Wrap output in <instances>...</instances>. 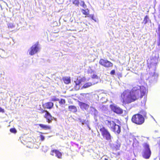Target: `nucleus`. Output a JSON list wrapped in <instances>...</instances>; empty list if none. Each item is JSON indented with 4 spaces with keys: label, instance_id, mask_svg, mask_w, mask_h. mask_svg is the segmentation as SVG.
Instances as JSON below:
<instances>
[{
    "label": "nucleus",
    "instance_id": "obj_5",
    "mask_svg": "<svg viewBox=\"0 0 160 160\" xmlns=\"http://www.w3.org/2000/svg\"><path fill=\"white\" fill-rule=\"evenodd\" d=\"M100 131L104 138L107 140H109L111 139V136L110 132L108 129L104 127H102L100 129Z\"/></svg>",
    "mask_w": 160,
    "mask_h": 160
},
{
    "label": "nucleus",
    "instance_id": "obj_26",
    "mask_svg": "<svg viewBox=\"0 0 160 160\" xmlns=\"http://www.w3.org/2000/svg\"><path fill=\"white\" fill-rule=\"evenodd\" d=\"M60 104H64L66 103V101L64 99H61L59 102Z\"/></svg>",
    "mask_w": 160,
    "mask_h": 160
},
{
    "label": "nucleus",
    "instance_id": "obj_34",
    "mask_svg": "<svg viewBox=\"0 0 160 160\" xmlns=\"http://www.w3.org/2000/svg\"><path fill=\"white\" fill-rule=\"evenodd\" d=\"M48 112V111H47V110H44L42 109V110H41V111L40 112V113L41 114H42V113H44V112H45V113H46V112Z\"/></svg>",
    "mask_w": 160,
    "mask_h": 160
},
{
    "label": "nucleus",
    "instance_id": "obj_9",
    "mask_svg": "<svg viewBox=\"0 0 160 160\" xmlns=\"http://www.w3.org/2000/svg\"><path fill=\"white\" fill-rule=\"evenodd\" d=\"M44 117L46 118L47 122L48 123H51L53 119H55V118H53L48 111L45 113Z\"/></svg>",
    "mask_w": 160,
    "mask_h": 160
},
{
    "label": "nucleus",
    "instance_id": "obj_6",
    "mask_svg": "<svg viewBox=\"0 0 160 160\" xmlns=\"http://www.w3.org/2000/svg\"><path fill=\"white\" fill-rule=\"evenodd\" d=\"M99 63L100 65L106 68H111L113 66V63L111 62L102 58L100 59Z\"/></svg>",
    "mask_w": 160,
    "mask_h": 160
},
{
    "label": "nucleus",
    "instance_id": "obj_30",
    "mask_svg": "<svg viewBox=\"0 0 160 160\" xmlns=\"http://www.w3.org/2000/svg\"><path fill=\"white\" fill-rule=\"evenodd\" d=\"M39 137H40V140L41 141H43L45 139V138H44V137L43 135H40Z\"/></svg>",
    "mask_w": 160,
    "mask_h": 160
},
{
    "label": "nucleus",
    "instance_id": "obj_15",
    "mask_svg": "<svg viewBox=\"0 0 160 160\" xmlns=\"http://www.w3.org/2000/svg\"><path fill=\"white\" fill-rule=\"evenodd\" d=\"M120 146V143L118 142H116L113 145V149L115 150H119Z\"/></svg>",
    "mask_w": 160,
    "mask_h": 160
},
{
    "label": "nucleus",
    "instance_id": "obj_21",
    "mask_svg": "<svg viewBox=\"0 0 160 160\" xmlns=\"http://www.w3.org/2000/svg\"><path fill=\"white\" fill-rule=\"evenodd\" d=\"M82 12L83 14L86 15L85 17H86L87 16H89V11L88 10L87 11L85 10L82 9Z\"/></svg>",
    "mask_w": 160,
    "mask_h": 160
},
{
    "label": "nucleus",
    "instance_id": "obj_22",
    "mask_svg": "<svg viewBox=\"0 0 160 160\" xmlns=\"http://www.w3.org/2000/svg\"><path fill=\"white\" fill-rule=\"evenodd\" d=\"M149 20V18L147 15L144 18L143 20V23L144 24L147 23Z\"/></svg>",
    "mask_w": 160,
    "mask_h": 160
},
{
    "label": "nucleus",
    "instance_id": "obj_16",
    "mask_svg": "<svg viewBox=\"0 0 160 160\" xmlns=\"http://www.w3.org/2000/svg\"><path fill=\"white\" fill-rule=\"evenodd\" d=\"M68 108L69 111L73 112L75 113L77 111L76 107L74 105L69 106Z\"/></svg>",
    "mask_w": 160,
    "mask_h": 160
},
{
    "label": "nucleus",
    "instance_id": "obj_37",
    "mask_svg": "<svg viewBox=\"0 0 160 160\" xmlns=\"http://www.w3.org/2000/svg\"><path fill=\"white\" fill-rule=\"evenodd\" d=\"M159 18H160V9L159 10Z\"/></svg>",
    "mask_w": 160,
    "mask_h": 160
},
{
    "label": "nucleus",
    "instance_id": "obj_24",
    "mask_svg": "<svg viewBox=\"0 0 160 160\" xmlns=\"http://www.w3.org/2000/svg\"><path fill=\"white\" fill-rule=\"evenodd\" d=\"M72 3L75 6H78L80 3L79 0H74L73 1Z\"/></svg>",
    "mask_w": 160,
    "mask_h": 160
},
{
    "label": "nucleus",
    "instance_id": "obj_3",
    "mask_svg": "<svg viewBox=\"0 0 160 160\" xmlns=\"http://www.w3.org/2000/svg\"><path fill=\"white\" fill-rule=\"evenodd\" d=\"M106 121L107 122V126L112 131L118 134L120 133L121 129L120 126L116 124L113 121L107 120Z\"/></svg>",
    "mask_w": 160,
    "mask_h": 160
},
{
    "label": "nucleus",
    "instance_id": "obj_23",
    "mask_svg": "<svg viewBox=\"0 0 160 160\" xmlns=\"http://www.w3.org/2000/svg\"><path fill=\"white\" fill-rule=\"evenodd\" d=\"M102 160H115L114 159L112 158H110L105 156H103L102 158Z\"/></svg>",
    "mask_w": 160,
    "mask_h": 160
},
{
    "label": "nucleus",
    "instance_id": "obj_29",
    "mask_svg": "<svg viewBox=\"0 0 160 160\" xmlns=\"http://www.w3.org/2000/svg\"><path fill=\"white\" fill-rule=\"evenodd\" d=\"M154 54L155 55V58L158 59L159 58V52L157 51H155Z\"/></svg>",
    "mask_w": 160,
    "mask_h": 160
},
{
    "label": "nucleus",
    "instance_id": "obj_36",
    "mask_svg": "<svg viewBox=\"0 0 160 160\" xmlns=\"http://www.w3.org/2000/svg\"><path fill=\"white\" fill-rule=\"evenodd\" d=\"M88 17H90V18H91L93 20V15H89V16Z\"/></svg>",
    "mask_w": 160,
    "mask_h": 160
},
{
    "label": "nucleus",
    "instance_id": "obj_11",
    "mask_svg": "<svg viewBox=\"0 0 160 160\" xmlns=\"http://www.w3.org/2000/svg\"><path fill=\"white\" fill-rule=\"evenodd\" d=\"M82 80L81 79H77L76 81H74L75 85L74 87V88L75 90L77 91L79 90L80 88V84Z\"/></svg>",
    "mask_w": 160,
    "mask_h": 160
},
{
    "label": "nucleus",
    "instance_id": "obj_2",
    "mask_svg": "<svg viewBox=\"0 0 160 160\" xmlns=\"http://www.w3.org/2000/svg\"><path fill=\"white\" fill-rule=\"evenodd\" d=\"M142 154L143 158L146 159H148L151 155V151L148 143L144 142L142 145Z\"/></svg>",
    "mask_w": 160,
    "mask_h": 160
},
{
    "label": "nucleus",
    "instance_id": "obj_1",
    "mask_svg": "<svg viewBox=\"0 0 160 160\" xmlns=\"http://www.w3.org/2000/svg\"><path fill=\"white\" fill-rule=\"evenodd\" d=\"M147 91L143 86L137 85L131 90H125L121 94V100L123 105H125L141 99L146 95Z\"/></svg>",
    "mask_w": 160,
    "mask_h": 160
},
{
    "label": "nucleus",
    "instance_id": "obj_38",
    "mask_svg": "<svg viewBox=\"0 0 160 160\" xmlns=\"http://www.w3.org/2000/svg\"><path fill=\"white\" fill-rule=\"evenodd\" d=\"M132 160H136V159H133Z\"/></svg>",
    "mask_w": 160,
    "mask_h": 160
},
{
    "label": "nucleus",
    "instance_id": "obj_18",
    "mask_svg": "<svg viewBox=\"0 0 160 160\" xmlns=\"http://www.w3.org/2000/svg\"><path fill=\"white\" fill-rule=\"evenodd\" d=\"M157 32V34L158 37V46H160V24H158V28L157 31H156Z\"/></svg>",
    "mask_w": 160,
    "mask_h": 160
},
{
    "label": "nucleus",
    "instance_id": "obj_20",
    "mask_svg": "<svg viewBox=\"0 0 160 160\" xmlns=\"http://www.w3.org/2000/svg\"><path fill=\"white\" fill-rule=\"evenodd\" d=\"M80 94L81 95L84 97L85 98L87 99H90V95L89 93H81Z\"/></svg>",
    "mask_w": 160,
    "mask_h": 160
},
{
    "label": "nucleus",
    "instance_id": "obj_17",
    "mask_svg": "<svg viewBox=\"0 0 160 160\" xmlns=\"http://www.w3.org/2000/svg\"><path fill=\"white\" fill-rule=\"evenodd\" d=\"M54 106V103L51 102H48L45 103V108L47 109H51Z\"/></svg>",
    "mask_w": 160,
    "mask_h": 160
},
{
    "label": "nucleus",
    "instance_id": "obj_35",
    "mask_svg": "<svg viewBox=\"0 0 160 160\" xmlns=\"http://www.w3.org/2000/svg\"><path fill=\"white\" fill-rule=\"evenodd\" d=\"M4 110L0 107V112L2 113H4Z\"/></svg>",
    "mask_w": 160,
    "mask_h": 160
},
{
    "label": "nucleus",
    "instance_id": "obj_10",
    "mask_svg": "<svg viewBox=\"0 0 160 160\" xmlns=\"http://www.w3.org/2000/svg\"><path fill=\"white\" fill-rule=\"evenodd\" d=\"M55 154V156L59 159L62 158V154L58 150L54 149L52 150L51 151L50 154L52 156H54V153Z\"/></svg>",
    "mask_w": 160,
    "mask_h": 160
},
{
    "label": "nucleus",
    "instance_id": "obj_14",
    "mask_svg": "<svg viewBox=\"0 0 160 160\" xmlns=\"http://www.w3.org/2000/svg\"><path fill=\"white\" fill-rule=\"evenodd\" d=\"M38 125L42 129L45 130H50L51 129V127L50 125H48L42 124H39Z\"/></svg>",
    "mask_w": 160,
    "mask_h": 160
},
{
    "label": "nucleus",
    "instance_id": "obj_7",
    "mask_svg": "<svg viewBox=\"0 0 160 160\" xmlns=\"http://www.w3.org/2000/svg\"><path fill=\"white\" fill-rule=\"evenodd\" d=\"M110 107L112 111L117 114H120L123 113V110L116 105L111 104L110 105Z\"/></svg>",
    "mask_w": 160,
    "mask_h": 160
},
{
    "label": "nucleus",
    "instance_id": "obj_27",
    "mask_svg": "<svg viewBox=\"0 0 160 160\" xmlns=\"http://www.w3.org/2000/svg\"><path fill=\"white\" fill-rule=\"evenodd\" d=\"M8 28H12L14 27V25L13 23H10L8 24Z\"/></svg>",
    "mask_w": 160,
    "mask_h": 160
},
{
    "label": "nucleus",
    "instance_id": "obj_13",
    "mask_svg": "<svg viewBox=\"0 0 160 160\" xmlns=\"http://www.w3.org/2000/svg\"><path fill=\"white\" fill-rule=\"evenodd\" d=\"M62 79L64 83L66 84H68L71 82V78L69 77H63Z\"/></svg>",
    "mask_w": 160,
    "mask_h": 160
},
{
    "label": "nucleus",
    "instance_id": "obj_33",
    "mask_svg": "<svg viewBox=\"0 0 160 160\" xmlns=\"http://www.w3.org/2000/svg\"><path fill=\"white\" fill-rule=\"evenodd\" d=\"M115 73V70H112L110 72V74L111 75H114Z\"/></svg>",
    "mask_w": 160,
    "mask_h": 160
},
{
    "label": "nucleus",
    "instance_id": "obj_4",
    "mask_svg": "<svg viewBox=\"0 0 160 160\" xmlns=\"http://www.w3.org/2000/svg\"><path fill=\"white\" fill-rule=\"evenodd\" d=\"M131 121L133 123L137 125H141L144 122L145 119L142 115L137 113L132 116Z\"/></svg>",
    "mask_w": 160,
    "mask_h": 160
},
{
    "label": "nucleus",
    "instance_id": "obj_25",
    "mask_svg": "<svg viewBox=\"0 0 160 160\" xmlns=\"http://www.w3.org/2000/svg\"><path fill=\"white\" fill-rule=\"evenodd\" d=\"M51 100L52 102L57 101H59V99L57 98L55 96H54L51 98Z\"/></svg>",
    "mask_w": 160,
    "mask_h": 160
},
{
    "label": "nucleus",
    "instance_id": "obj_31",
    "mask_svg": "<svg viewBox=\"0 0 160 160\" xmlns=\"http://www.w3.org/2000/svg\"><path fill=\"white\" fill-rule=\"evenodd\" d=\"M92 78L93 79H97L98 78V76L96 74H93L92 76Z\"/></svg>",
    "mask_w": 160,
    "mask_h": 160
},
{
    "label": "nucleus",
    "instance_id": "obj_12",
    "mask_svg": "<svg viewBox=\"0 0 160 160\" xmlns=\"http://www.w3.org/2000/svg\"><path fill=\"white\" fill-rule=\"evenodd\" d=\"M78 105L80 108L82 110H87L89 108V105L80 101H78Z\"/></svg>",
    "mask_w": 160,
    "mask_h": 160
},
{
    "label": "nucleus",
    "instance_id": "obj_28",
    "mask_svg": "<svg viewBox=\"0 0 160 160\" xmlns=\"http://www.w3.org/2000/svg\"><path fill=\"white\" fill-rule=\"evenodd\" d=\"M10 131L11 132L14 134L16 133L17 132L16 130L14 128H11L10 129Z\"/></svg>",
    "mask_w": 160,
    "mask_h": 160
},
{
    "label": "nucleus",
    "instance_id": "obj_19",
    "mask_svg": "<svg viewBox=\"0 0 160 160\" xmlns=\"http://www.w3.org/2000/svg\"><path fill=\"white\" fill-rule=\"evenodd\" d=\"M92 85V84L91 82H88L85 83L81 88L82 89L85 88H88Z\"/></svg>",
    "mask_w": 160,
    "mask_h": 160
},
{
    "label": "nucleus",
    "instance_id": "obj_32",
    "mask_svg": "<svg viewBox=\"0 0 160 160\" xmlns=\"http://www.w3.org/2000/svg\"><path fill=\"white\" fill-rule=\"evenodd\" d=\"M82 3V6L83 8H85L86 7V5L85 4L84 2L83 1H81Z\"/></svg>",
    "mask_w": 160,
    "mask_h": 160
},
{
    "label": "nucleus",
    "instance_id": "obj_8",
    "mask_svg": "<svg viewBox=\"0 0 160 160\" xmlns=\"http://www.w3.org/2000/svg\"><path fill=\"white\" fill-rule=\"evenodd\" d=\"M39 48L37 44L32 45L30 48L29 54L31 55H32L36 53L38 51Z\"/></svg>",
    "mask_w": 160,
    "mask_h": 160
}]
</instances>
